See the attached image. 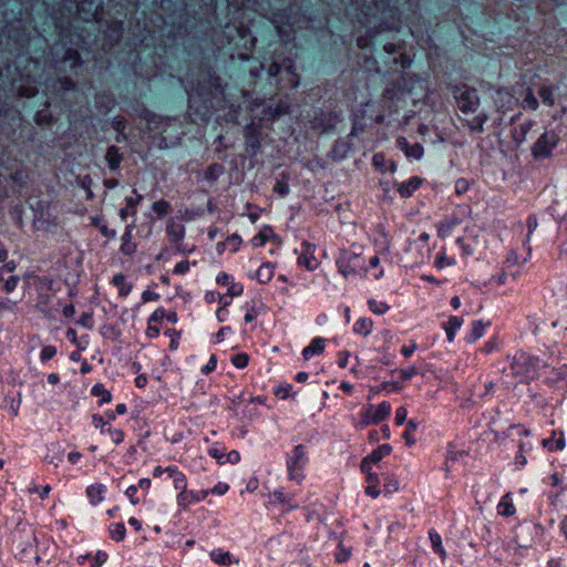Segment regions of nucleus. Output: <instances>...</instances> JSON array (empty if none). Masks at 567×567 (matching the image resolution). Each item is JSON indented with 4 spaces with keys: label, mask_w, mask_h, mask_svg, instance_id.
<instances>
[{
    "label": "nucleus",
    "mask_w": 567,
    "mask_h": 567,
    "mask_svg": "<svg viewBox=\"0 0 567 567\" xmlns=\"http://www.w3.org/2000/svg\"><path fill=\"white\" fill-rule=\"evenodd\" d=\"M337 265L344 277L360 275L367 270L364 257L362 254L354 251L342 250Z\"/></svg>",
    "instance_id": "obj_1"
},
{
    "label": "nucleus",
    "mask_w": 567,
    "mask_h": 567,
    "mask_svg": "<svg viewBox=\"0 0 567 567\" xmlns=\"http://www.w3.org/2000/svg\"><path fill=\"white\" fill-rule=\"evenodd\" d=\"M454 97L456 100L458 109L463 113H473L480 105V99L477 91L466 85L455 87Z\"/></svg>",
    "instance_id": "obj_2"
},
{
    "label": "nucleus",
    "mask_w": 567,
    "mask_h": 567,
    "mask_svg": "<svg viewBox=\"0 0 567 567\" xmlns=\"http://www.w3.org/2000/svg\"><path fill=\"white\" fill-rule=\"evenodd\" d=\"M307 460L303 446L297 445L293 449L292 456L287 461V468L291 481H296L297 483L302 482L305 477L302 471L306 466Z\"/></svg>",
    "instance_id": "obj_3"
},
{
    "label": "nucleus",
    "mask_w": 567,
    "mask_h": 567,
    "mask_svg": "<svg viewBox=\"0 0 567 567\" xmlns=\"http://www.w3.org/2000/svg\"><path fill=\"white\" fill-rule=\"evenodd\" d=\"M167 236L175 245V248L181 254H190L195 250V245H188L183 243L185 236V227L183 224L171 219L166 227Z\"/></svg>",
    "instance_id": "obj_4"
},
{
    "label": "nucleus",
    "mask_w": 567,
    "mask_h": 567,
    "mask_svg": "<svg viewBox=\"0 0 567 567\" xmlns=\"http://www.w3.org/2000/svg\"><path fill=\"white\" fill-rule=\"evenodd\" d=\"M391 412V404L389 402H381L379 405H369L368 409L361 414L360 424L368 426L370 424H378L385 420Z\"/></svg>",
    "instance_id": "obj_5"
},
{
    "label": "nucleus",
    "mask_w": 567,
    "mask_h": 567,
    "mask_svg": "<svg viewBox=\"0 0 567 567\" xmlns=\"http://www.w3.org/2000/svg\"><path fill=\"white\" fill-rule=\"evenodd\" d=\"M558 137L554 131H546L533 146L535 157H547L556 146Z\"/></svg>",
    "instance_id": "obj_6"
},
{
    "label": "nucleus",
    "mask_w": 567,
    "mask_h": 567,
    "mask_svg": "<svg viewBox=\"0 0 567 567\" xmlns=\"http://www.w3.org/2000/svg\"><path fill=\"white\" fill-rule=\"evenodd\" d=\"M246 151L250 156H256L260 151L259 130L255 123H250L244 128Z\"/></svg>",
    "instance_id": "obj_7"
},
{
    "label": "nucleus",
    "mask_w": 567,
    "mask_h": 567,
    "mask_svg": "<svg viewBox=\"0 0 567 567\" xmlns=\"http://www.w3.org/2000/svg\"><path fill=\"white\" fill-rule=\"evenodd\" d=\"M16 264L9 261L0 268V280L3 281V288L7 292H12L19 282V277L12 275Z\"/></svg>",
    "instance_id": "obj_8"
},
{
    "label": "nucleus",
    "mask_w": 567,
    "mask_h": 567,
    "mask_svg": "<svg viewBox=\"0 0 567 567\" xmlns=\"http://www.w3.org/2000/svg\"><path fill=\"white\" fill-rule=\"evenodd\" d=\"M316 247L309 243H302V251L298 258V264L308 270H313L319 266L318 259L315 257Z\"/></svg>",
    "instance_id": "obj_9"
},
{
    "label": "nucleus",
    "mask_w": 567,
    "mask_h": 567,
    "mask_svg": "<svg viewBox=\"0 0 567 567\" xmlns=\"http://www.w3.org/2000/svg\"><path fill=\"white\" fill-rule=\"evenodd\" d=\"M76 12L83 21H90L96 17L99 6L94 0H75Z\"/></svg>",
    "instance_id": "obj_10"
},
{
    "label": "nucleus",
    "mask_w": 567,
    "mask_h": 567,
    "mask_svg": "<svg viewBox=\"0 0 567 567\" xmlns=\"http://www.w3.org/2000/svg\"><path fill=\"white\" fill-rule=\"evenodd\" d=\"M361 470L367 474V495L375 498L380 495V491L378 489L379 478L378 475L371 472V467H368V462L361 463Z\"/></svg>",
    "instance_id": "obj_11"
},
{
    "label": "nucleus",
    "mask_w": 567,
    "mask_h": 567,
    "mask_svg": "<svg viewBox=\"0 0 567 567\" xmlns=\"http://www.w3.org/2000/svg\"><path fill=\"white\" fill-rule=\"evenodd\" d=\"M533 125L534 122L528 120L513 127L512 138L516 146L520 145L525 141L526 135L530 131Z\"/></svg>",
    "instance_id": "obj_12"
},
{
    "label": "nucleus",
    "mask_w": 567,
    "mask_h": 567,
    "mask_svg": "<svg viewBox=\"0 0 567 567\" xmlns=\"http://www.w3.org/2000/svg\"><path fill=\"white\" fill-rule=\"evenodd\" d=\"M494 102L498 109H511L515 103V99L508 90L499 89L496 91Z\"/></svg>",
    "instance_id": "obj_13"
},
{
    "label": "nucleus",
    "mask_w": 567,
    "mask_h": 567,
    "mask_svg": "<svg viewBox=\"0 0 567 567\" xmlns=\"http://www.w3.org/2000/svg\"><path fill=\"white\" fill-rule=\"evenodd\" d=\"M133 225H128L122 236L121 251L124 255H132L135 252L136 245L132 241Z\"/></svg>",
    "instance_id": "obj_14"
},
{
    "label": "nucleus",
    "mask_w": 567,
    "mask_h": 567,
    "mask_svg": "<svg viewBox=\"0 0 567 567\" xmlns=\"http://www.w3.org/2000/svg\"><path fill=\"white\" fill-rule=\"evenodd\" d=\"M105 159L107 162L110 169L115 171L120 167L123 156L120 153L118 148L112 145L106 151Z\"/></svg>",
    "instance_id": "obj_15"
},
{
    "label": "nucleus",
    "mask_w": 567,
    "mask_h": 567,
    "mask_svg": "<svg viewBox=\"0 0 567 567\" xmlns=\"http://www.w3.org/2000/svg\"><path fill=\"white\" fill-rule=\"evenodd\" d=\"M324 350V339L316 338L311 343L302 350V357L308 360L315 354H320Z\"/></svg>",
    "instance_id": "obj_16"
},
{
    "label": "nucleus",
    "mask_w": 567,
    "mask_h": 567,
    "mask_svg": "<svg viewBox=\"0 0 567 567\" xmlns=\"http://www.w3.org/2000/svg\"><path fill=\"white\" fill-rule=\"evenodd\" d=\"M392 449L389 444L380 445L377 450L372 451V453L363 458L362 462H368V467H371V463L380 462L384 456L391 453Z\"/></svg>",
    "instance_id": "obj_17"
},
{
    "label": "nucleus",
    "mask_w": 567,
    "mask_h": 567,
    "mask_svg": "<svg viewBox=\"0 0 567 567\" xmlns=\"http://www.w3.org/2000/svg\"><path fill=\"white\" fill-rule=\"evenodd\" d=\"M421 178L412 177L405 183H401L398 187V192L402 197H409L412 193L421 185Z\"/></svg>",
    "instance_id": "obj_18"
},
{
    "label": "nucleus",
    "mask_w": 567,
    "mask_h": 567,
    "mask_svg": "<svg viewBox=\"0 0 567 567\" xmlns=\"http://www.w3.org/2000/svg\"><path fill=\"white\" fill-rule=\"evenodd\" d=\"M199 502V497L193 491L187 488L181 491L177 495V503L183 509L187 508L192 503Z\"/></svg>",
    "instance_id": "obj_19"
},
{
    "label": "nucleus",
    "mask_w": 567,
    "mask_h": 567,
    "mask_svg": "<svg viewBox=\"0 0 567 567\" xmlns=\"http://www.w3.org/2000/svg\"><path fill=\"white\" fill-rule=\"evenodd\" d=\"M462 323H463L462 318L454 316V317H451L447 320V322L444 324V330L446 332L449 342H452L454 340L455 332L457 329L461 328Z\"/></svg>",
    "instance_id": "obj_20"
},
{
    "label": "nucleus",
    "mask_w": 567,
    "mask_h": 567,
    "mask_svg": "<svg viewBox=\"0 0 567 567\" xmlns=\"http://www.w3.org/2000/svg\"><path fill=\"white\" fill-rule=\"evenodd\" d=\"M498 514L505 517H509L515 514V507L512 503L509 494L503 496L497 505Z\"/></svg>",
    "instance_id": "obj_21"
},
{
    "label": "nucleus",
    "mask_w": 567,
    "mask_h": 567,
    "mask_svg": "<svg viewBox=\"0 0 567 567\" xmlns=\"http://www.w3.org/2000/svg\"><path fill=\"white\" fill-rule=\"evenodd\" d=\"M105 487L102 484H94L87 487L86 494L93 505L103 501Z\"/></svg>",
    "instance_id": "obj_22"
},
{
    "label": "nucleus",
    "mask_w": 567,
    "mask_h": 567,
    "mask_svg": "<svg viewBox=\"0 0 567 567\" xmlns=\"http://www.w3.org/2000/svg\"><path fill=\"white\" fill-rule=\"evenodd\" d=\"M28 284L37 287L38 290H51L52 279L48 277L28 276Z\"/></svg>",
    "instance_id": "obj_23"
},
{
    "label": "nucleus",
    "mask_w": 567,
    "mask_h": 567,
    "mask_svg": "<svg viewBox=\"0 0 567 567\" xmlns=\"http://www.w3.org/2000/svg\"><path fill=\"white\" fill-rule=\"evenodd\" d=\"M349 152V145L346 142H336L329 153V157L333 161H340L346 157Z\"/></svg>",
    "instance_id": "obj_24"
},
{
    "label": "nucleus",
    "mask_w": 567,
    "mask_h": 567,
    "mask_svg": "<svg viewBox=\"0 0 567 567\" xmlns=\"http://www.w3.org/2000/svg\"><path fill=\"white\" fill-rule=\"evenodd\" d=\"M274 231L270 227L265 226L260 231L252 238L251 243L255 247L264 246L271 237H274Z\"/></svg>",
    "instance_id": "obj_25"
},
{
    "label": "nucleus",
    "mask_w": 567,
    "mask_h": 567,
    "mask_svg": "<svg viewBox=\"0 0 567 567\" xmlns=\"http://www.w3.org/2000/svg\"><path fill=\"white\" fill-rule=\"evenodd\" d=\"M112 282L118 289V293L122 297H126L132 289V286L126 282L125 276L122 274L115 275Z\"/></svg>",
    "instance_id": "obj_26"
},
{
    "label": "nucleus",
    "mask_w": 567,
    "mask_h": 567,
    "mask_svg": "<svg viewBox=\"0 0 567 567\" xmlns=\"http://www.w3.org/2000/svg\"><path fill=\"white\" fill-rule=\"evenodd\" d=\"M429 537L431 540L432 548L434 549L435 553L440 555L441 559L444 560L446 558V551L442 545L441 536L435 530H431L429 533Z\"/></svg>",
    "instance_id": "obj_27"
},
{
    "label": "nucleus",
    "mask_w": 567,
    "mask_h": 567,
    "mask_svg": "<svg viewBox=\"0 0 567 567\" xmlns=\"http://www.w3.org/2000/svg\"><path fill=\"white\" fill-rule=\"evenodd\" d=\"M373 322L369 318H360L353 326V331L358 334L368 336L372 330Z\"/></svg>",
    "instance_id": "obj_28"
},
{
    "label": "nucleus",
    "mask_w": 567,
    "mask_h": 567,
    "mask_svg": "<svg viewBox=\"0 0 567 567\" xmlns=\"http://www.w3.org/2000/svg\"><path fill=\"white\" fill-rule=\"evenodd\" d=\"M274 276V267L269 264H262L257 271V279L261 284H267Z\"/></svg>",
    "instance_id": "obj_29"
},
{
    "label": "nucleus",
    "mask_w": 567,
    "mask_h": 567,
    "mask_svg": "<svg viewBox=\"0 0 567 567\" xmlns=\"http://www.w3.org/2000/svg\"><path fill=\"white\" fill-rule=\"evenodd\" d=\"M123 32V22L122 21H112L106 30L107 37L114 41L117 42L122 35Z\"/></svg>",
    "instance_id": "obj_30"
},
{
    "label": "nucleus",
    "mask_w": 567,
    "mask_h": 567,
    "mask_svg": "<svg viewBox=\"0 0 567 567\" xmlns=\"http://www.w3.org/2000/svg\"><path fill=\"white\" fill-rule=\"evenodd\" d=\"M212 559L219 565L228 566L231 564V557L228 551L221 549H215L210 551Z\"/></svg>",
    "instance_id": "obj_31"
},
{
    "label": "nucleus",
    "mask_w": 567,
    "mask_h": 567,
    "mask_svg": "<svg viewBox=\"0 0 567 567\" xmlns=\"http://www.w3.org/2000/svg\"><path fill=\"white\" fill-rule=\"evenodd\" d=\"M484 329L485 323L483 321H474L472 324L471 333L467 337L468 342H475L476 340H478L483 336Z\"/></svg>",
    "instance_id": "obj_32"
},
{
    "label": "nucleus",
    "mask_w": 567,
    "mask_h": 567,
    "mask_svg": "<svg viewBox=\"0 0 567 567\" xmlns=\"http://www.w3.org/2000/svg\"><path fill=\"white\" fill-rule=\"evenodd\" d=\"M542 101L549 105V106H553L555 104V99H554V87L553 86H547V85H543L540 89H539V92H538Z\"/></svg>",
    "instance_id": "obj_33"
},
{
    "label": "nucleus",
    "mask_w": 567,
    "mask_h": 567,
    "mask_svg": "<svg viewBox=\"0 0 567 567\" xmlns=\"http://www.w3.org/2000/svg\"><path fill=\"white\" fill-rule=\"evenodd\" d=\"M522 106L524 109H528V110H533V111L538 107V101H537L536 96L534 95L532 89L526 90L525 96L522 102Z\"/></svg>",
    "instance_id": "obj_34"
},
{
    "label": "nucleus",
    "mask_w": 567,
    "mask_h": 567,
    "mask_svg": "<svg viewBox=\"0 0 567 567\" xmlns=\"http://www.w3.org/2000/svg\"><path fill=\"white\" fill-rule=\"evenodd\" d=\"M92 394L101 398V404L110 402L112 398L111 393L102 384H95L92 388Z\"/></svg>",
    "instance_id": "obj_35"
},
{
    "label": "nucleus",
    "mask_w": 567,
    "mask_h": 567,
    "mask_svg": "<svg viewBox=\"0 0 567 567\" xmlns=\"http://www.w3.org/2000/svg\"><path fill=\"white\" fill-rule=\"evenodd\" d=\"M240 244H241V238L238 235L234 234V235L229 236L225 243L218 244V249L221 252L225 249L226 245H229L231 247L233 251H237Z\"/></svg>",
    "instance_id": "obj_36"
},
{
    "label": "nucleus",
    "mask_w": 567,
    "mask_h": 567,
    "mask_svg": "<svg viewBox=\"0 0 567 567\" xmlns=\"http://www.w3.org/2000/svg\"><path fill=\"white\" fill-rule=\"evenodd\" d=\"M125 526L123 523L114 524L110 527V535L112 539L120 542L123 540L125 537Z\"/></svg>",
    "instance_id": "obj_37"
},
{
    "label": "nucleus",
    "mask_w": 567,
    "mask_h": 567,
    "mask_svg": "<svg viewBox=\"0 0 567 567\" xmlns=\"http://www.w3.org/2000/svg\"><path fill=\"white\" fill-rule=\"evenodd\" d=\"M351 553L350 547H344L342 543H339L337 551L334 553L336 560L338 563H344L350 558Z\"/></svg>",
    "instance_id": "obj_38"
},
{
    "label": "nucleus",
    "mask_w": 567,
    "mask_h": 567,
    "mask_svg": "<svg viewBox=\"0 0 567 567\" xmlns=\"http://www.w3.org/2000/svg\"><path fill=\"white\" fill-rule=\"evenodd\" d=\"M49 303H50V296L48 293L41 292L39 295V300H38L35 307L40 311L44 312L45 315L51 316V308L49 307Z\"/></svg>",
    "instance_id": "obj_39"
},
{
    "label": "nucleus",
    "mask_w": 567,
    "mask_h": 567,
    "mask_svg": "<svg viewBox=\"0 0 567 567\" xmlns=\"http://www.w3.org/2000/svg\"><path fill=\"white\" fill-rule=\"evenodd\" d=\"M460 221L457 218L453 217L451 219H447L445 220L444 223L441 224V226L439 227V235L443 238H445L446 236H449V233L450 230L455 226L457 225Z\"/></svg>",
    "instance_id": "obj_40"
},
{
    "label": "nucleus",
    "mask_w": 567,
    "mask_h": 567,
    "mask_svg": "<svg viewBox=\"0 0 567 567\" xmlns=\"http://www.w3.org/2000/svg\"><path fill=\"white\" fill-rule=\"evenodd\" d=\"M416 423L413 420L408 421L405 432L403 433V439L405 440L406 445L411 446L414 444L415 440L412 436V432L416 430Z\"/></svg>",
    "instance_id": "obj_41"
},
{
    "label": "nucleus",
    "mask_w": 567,
    "mask_h": 567,
    "mask_svg": "<svg viewBox=\"0 0 567 567\" xmlns=\"http://www.w3.org/2000/svg\"><path fill=\"white\" fill-rule=\"evenodd\" d=\"M64 61H71V68H75L82 63L79 52L72 49L66 50Z\"/></svg>",
    "instance_id": "obj_42"
},
{
    "label": "nucleus",
    "mask_w": 567,
    "mask_h": 567,
    "mask_svg": "<svg viewBox=\"0 0 567 567\" xmlns=\"http://www.w3.org/2000/svg\"><path fill=\"white\" fill-rule=\"evenodd\" d=\"M152 209L158 217H163L168 213L169 204L165 200H158L153 204Z\"/></svg>",
    "instance_id": "obj_43"
},
{
    "label": "nucleus",
    "mask_w": 567,
    "mask_h": 567,
    "mask_svg": "<svg viewBox=\"0 0 567 567\" xmlns=\"http://www.w3.org/2000/svg\"><path fill=\"white\" fill-rule=\"evenodd\" d=\"M423 146L419 143H414L410 145L409 150L405 152L408 157H412L415 159H420L423 155Z\"/></svg>",
    "instance_id": "obj_44"
},
{
    "label": "nucleus",
    "mask_w": 567,
    "mask_h": 567,
    "mask_svg": "<svg viewBox=\"0 0 567 567\" xmlns=\"http://www.w3.org/2000/svg\"><path fill=\"white\" fill-rule=\"evenodd\" d=\"M92 223L99 227L100 231L105 236V237H109V238H113L115 237V230H111L107 228V226L105 224L102 223L101 218L99 217H94L92 218Z\"/></svg>",
    "instance_id": "obj_45"
},
{
    "label": "nucleus",
    "mask_w": 567,
    "mask_h": 567,
    "mask_svg": "<svg viewBox=\"0 0 567 567\" xmlns=\"http://www.w3.org/2000/svg\"><path fill=\"white\" fill-rule=\"evenodd\" d=\"M249 362V357L246 353H237L231 358V363L238 368L243 369L245 368Z\"/></svg>",
    "instance_id": "obj_46"
},
{
    "label": "nucleus",
    "mask_w": 567,
    "mask_h": 567,
    "mask_svg": "<svg viewBox=\"0 0 567 567\" xmlns=\"http://www.w3.org/2000/svg\"><path fill=\"white\" fill-rule=\"evenodd\" d=\"M369 308H370V310L373 313L382 315V313H384L389 309V306L385 302H379L377 300H370L369 301Z\"/></svg>",
    "instance_id": "obj_47"
},
{
    "label": "nucleus",
    "mask_w": 567,
    "mask_h": 567,
    "mask_svg": "<svg viewBox=\"0 0 567 567\" xmlns=\"http://www.w3.org/2000/svg\"><path fill=\"white\" fill-rule=\"evenodd\" d=\"M172 480L176 489L183 491L187 488L186 477L182 472L175 473V475L172 476Z\"/></svg>",
    "instance_id": "obj_48"
},
{
    "label": "nucleus",
    "mask_w": 567,
    "mask_h": 567,
    "mask_svg": "<svg viewBox=\"0 0 567 567\" xmlns=\"http://www.w3.org/2000/svg\"><path fill=\"white\" fill-rule=\"evenodd\" d=\"M223 172L224 167L220 164H212L206 172V177L209 179H216L223 174Z\"/></svg>",
    "instance_id": "obj_49"
},
{
    "label": "nucleus",
    "mask_w": 567,
    "mask_h": 567,
    "mask_svg": "<svg viewBox=\"0 0 567 567\" xmlns=\"http://www.w3.org/2000/svg\"><path fill=\"white\" fill-rule=\"evenodd\" d=\"M274 192L280 196H286L289 193V185L287 181L278 179L274 186Z\"/></svg>",
    "instance_id": "obj_50"
},
{
    "label": "nucleus",
    "mask_w": 567,
    "mask_h": 567,
    "mask_svg": "<svg viewBox=\"0 0 567 567\" xmlns=\"http://www.w3.org/2000/svg\"><path fill=\"white\" fill-rule=\"evenodd\" d=\"M537 218L535 216H529L526 220V226H527V236H526V241H525V245L529 241L530 239V235L533 234V231L537 228Z\"/></svg>",
    "instance_id": "obj_51"
},
{
    "label": "nucleus",
    "mask_w": 567,
    "mask_h": 567,
    "mask_svg": "<svg viewBox=\"0 0 567 567\" xmlns=\"http://www.w3.org/2000/svg\"><path fill=\"white\" fill-rule=\"evenodd\" d=\"M486 120H487V115L486 114L477 115L476 117L473 118L472 124H471V128L472 130H476V131H482L483 130V125L486 122Z\"/></svg>",
    "instance_id": "obj_52"
},
{
    "label": "nucleus",
    "mask_w": 567,
    "mask_h": 567,
    "mask_svg": "<svg viewBox=\"0 0 567 567\" xmlns=\"http://www.w3.org/2000/svg\"><path fill=\"white\" fill-rule=\"evenodd\" d=\"M107 559L105 551H97L91 560V567H100Z\"/></svg>",
    "instance_id": "obj_53"
},
{
    "label": "nucleus",
    "mask_w": 567,
    "mask_h": 567,
    "mask_svg": "<svg viewBox=\"0 0 567 567\" xmlns=\"http://www.w3.org/2000/svg\"><path fill=\"white\" fill-rule=\"evenodd\" d=\"M56 353V349L55 347L53 346H47L42 349L41 351V360L42 361H48L50 360L51 358H53Z\"/></svg>",
    "instance_id": "obj_54"
},
{
    "label": "nucleus",
    "mask_w": 567,
    "mask_h": 567,
    "mask_svg": "<svg viewBox=\"0 0 567 567\" xmlns=\"http://www.w3.org/2000/svg\"><path fill=\"white\" fill-rule=\"evenodd\" d=\"M60 90L70 91L75 87V83L70 78H62L59 80Z\"/></svg>",
    "instance_id": "obj_55"
},
{
    "label": "nucleus",
    "mask_w": 567,
    "mask_h": 567,
    "mask_svg": "<svg viewBox=\"0 0 567 567\" xmlns=\"http://www.w3.org/2000/svg\"><path fill=\"white\" fill-rule=\"evenodd\" d=\"M408 415V411L405 408L400 406L395 411V422L398 425H401L405 422Z\"/></svg>",
    "instance_id": "obj_56"
},
{
    "label": "nucleus",
    "mask_w": 567,
    "mask_h": 567,
    "mask_svg": "<svg viewBox=\"0 0 567 567\" xmlns=\"http://www.w3.org/2000/svg\"><path fill=\"white\" fill-rule=\"evenodd\" d=\"M109 433L111 435V439L113 440L114 443L116 444H120L123 442L124 440V433L122 430H118V429H109Z\"/></svg>",
    "instance_id": "obj_57"
},
{
    "label": "nucleus",
    "mask_w": 567,
    "mask_h": 567,
    "mask_svg": "<svg viewBox=\"0 0 567 567\" xmlns=\"http://www.w3.org/2000/svg\"><path fill=\"white\" fill-rule=\"evenodd\" d=\"M468 189V182L466 179H457L455 183V192L461 195Z\"/></svg>",
    "instance_id": "obj_58"
},
{
    "label": "nucleus",
    "mask_w": 567,
    "mask_h": 567,
    "mask_svg": "<svg viewBox=\"0 0 567 567\" xmlns=\"http://www.w3.org/2000/svg\"><path fill=\"white\" fill-rule=\"evenodd\" d=\"M189 270V262L187 260L178 262L174 268V274L184 275Z\"/></svg>",
    "instance_id": "obj_59"
},
{
    "label": "nucleus",
    "mask_w": 567,
    "mask_h": 567,
    "mask_svg": "<svg viewBox=\"0 0 567 567\" xmlns=\"http://www.w3.org/2000/svg\"><path fill=\"white\" fill-rule=\"evenodd\" d=\"M137 493V486L131 485L127 487L125 494L130 498L131 503L136 505L138 503V498L135 497Z\"/></svg>",
    "instance_id": "obj_60"
},
{
    "label": "nucleus",
    "mask_w": 567,
    "mask_h": 567,
    "mask_svg": "<svg viewBox=\"0 0 567 567\" xmlns=\"http://www.w3.org/2000/svg\"><path fill=\"white\" fill-rule=\"evenodd\" d=\"M520 262L519 256L515 250H511L506 257V264L508 266H515Z\"/></svg>",
    "instance_id": "obj_61"
},
{
    "label": "nucleus",
    "mask_w": 567,
    "mask_h": 567,
    "mask_svg": "<svg viewBox=\"0 0 567 567\" xmlns=\"http://www.w3.org/2000/svg\"><path fill=\"white\" fill-rule=\"evenodd\" d=\"M274 23L276 25V29H277V32L278 34L280 35V38L284 40V41H288L290 39V33L282 27L278 23V20L275 19L274 20Z\"/></svg>",
    "instance_id": "obj_62"
},
{
    "label": "nucleus",
    "mask_w": 567,
    "mask_h": 567,
    "mask_svg": "<svg viewBox=\"0 0 567 567\" xmlns=\"http://www.w3.org/2000/svg\"><path fill=\"white\" fill-rule=\"evenodd\" d=\"M416 373H417V371H416L415 367H409L408 369H403L400 371L401 378L403 380H409L412 377H414Z\"/></svg>",
    "instance_id": "obj_63"
},
{
    "label": "nucleus",
    "mask_w": 567,
    "mask_h": 567,
    "mask_svg": "<svg viewBox=\"0 0 567 567\" xmlns=\"http://www.w3.org/2000/svg\"><path fill=\"white\" fill-rule=\"evenodd\" d=\"M282 71V64L274 62L268 68V74L270 76H277Z\"/></svg>",
    "instance_id": "obj_64"
}]
</instances>
